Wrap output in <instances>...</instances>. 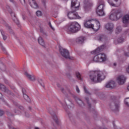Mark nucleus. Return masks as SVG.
<instances>
[{
    "instance_id": "obj_1",
    "label": "nucleus",
    "mask_w": 129,
    "mask_h": 129,
    "mask_svg": "<svg viewBox=\"0 0 129 129\" xmlns=\"http://www.w3.org/2000/svg\"><path fill=\"white\" fill-rule=\"evenodd\" d=\"M89 77L91 81L95 83L101 82L102 80L105 79V76H104L103 72L100 71H91L90 72Z\"/></svg>"
},
{
    "instance_id": "obj_2",
    "label": "nucleus",
    "mask_w": 129,
    "mask_h": 129,
    "mask_svg": "<svg viewBox=\"0 0 129 129\" xmlns=\"http://www.w3.org/2000/svg\"><path fill=\"white\" fill-rule=\"evenodd\" d=\"M121 17H122L121 10L119 9H113L110 13L109 19L111 20V21H117V20H119Z\"/></svg>"
},
{
    "instance_id": "obj_3",
    "label": "nucleus",
    "mask_w": 129,
    "mask_h": 129,
    "mask_svg": "<svg viewBox=\"0 0 129 129\" xmlns=\"http://www.w3.org/2000/svg\"><path fill=\"white\" fill-rule=\"evenodd\" d=\"M105 6L104 4V2L102 1H100L99 2L98 6L96 9V14L99 17H102V16H104V11H103V9H104V7Z\"/></svg>"
},
{
    "instance_id": "obj_4",
    "label": "nucleus",
    "mask_w": 129,
    "mask_h": 129,
    "mask_svg": "<svg viewBox=\"0 0 129 129\" xmlns=\"http://www.w3.org/2000/svg\"><path fill=\"white\" fill-rule=\"evenodd\" d=\"M80 29V25L77 22H73L69 27V30L72 33H76Z\"/></svg>"
},
{
    "instance_id": "obj_5",
    "label": "nucleus",
    "mask_w": 129,
    "mask_h": 129,
    "mask_svg": "<svg viewBox=\"0 0 129 129\" xmlns=\"http://www.w3.org/2000/svg\"><path fill=\"white\" fill-rule=\"evenodd\" d=\"M59 52L61 56H62V57H63L66 59H69V60H73V57L70 56V55H69L70 53L68 50L62 47H60L59 48Z\"/></svg>"
},
{
    "instance_id": "obj_6",
    "label": "nucleus",
    "mask_w": 129,
    "mask_h": 129,
    "mask_svg": "<svg viewBox=\"0 0 129 129\" xmlns=\"http://www.w3.org/2000/svg\"><path fill=\"white\" fill-rule=\"evenodd\" d=\"M93 60L94 62H103L106 60V56L104 53H100L95 56Z\"/></svg>"
},
{
    "instance_id": "obj_7",
    "label": "nucleus",
    "mask_w": 129,
    "mask_h": 129,
    "mask_svg": "<svg viewBox=\"0 0 129 129\" xmlns=\"http://www.w3.org/2000/svg\"><path fill=\"white\" fill-rule=\"evenodd\" d=\"M68 17L70 20H76L77 19L80 20L81 19V17L79 16L78 13H75L74 11L69 12L68 14Z\"/></svg>"
},
{
    "instance_id": "obj_8",
    "label": "nucleus",
    "mask_w": 129,
    "mask_h": 129,
    "mask_svg": "<svg viewBox=\"0 0 129 129\" xmlns=\"http://www.w3.org/2000/svg\"><path fill=\"white\" fill-rule=\"evenodd\" d=\"M108 3L112 7H119L121 5V0H108Z\"/></svg>"
},
{
    "instance_id": "obj_9",
    "label": "nucleus",
    "mask_w": 129,
    "mask_h": 129,
    "mask_svg": "<svg viewBox=\"0 0 129 129\" xmlns=\"http://www.w3.org/2000/svg\"><path fill=\"white\" fill-rule=\"evenodd\" d=\"M126 80V78L124 76H119L117 78V81L118 84L121 85L123 84Z\"/></svg>"
},
{
    "instance_id": "obj_10",
    "label": "nucleus",
    "mask_w": 129,
    "mask_h": 129,
    "mask_svg": "<svg viewBox=\"0 0 129 129\" xmlns=\"http://www.w3.org/2000/svg\"><path fill=\"white\" fill-rule=\"evenodd\" d=\"M110 106L114 111H118V108H119V104L118 103L116 104L112 102L110 104Z\"/></svg>"
},
{
    "instance_id": "obj_11",
    "label": "nucleus",
    "mask_w": 129,
    "mask_h": 129,
    "mask_svg": "<svg viewBox=\"0 0 129 129\" xmlns=\"http://www.w3.org/2000/svg\"><path fill=\"white\" fill-rule=\"evenodd\" d=\"M115 87V82L113 81H111L108 82L106 85V88H114Z\"/></svg>"
},
{
    "instance_id": "obj_12",
    "label": "nucleus",
    "mask_w": 129,
    "mask_h": 129,
    "mask_svg": "<svg viewBox=\"0 0 129 129\" xmlns=\"http://www.w3.org/2000/svg\"><path fill=\"white\" fill-rule=\"evenodd\" d=\"M80 6V3L78 2L77 0H72L71 8L75 7L76 9H78Z\"/></svg>"
},
{
    "instance_id": "obj_13",
    "label": "nucleus",
    "mask_w": 129,
    "mask_h": 129,
    "mask_svg": "<svg viewBox=\"0 0 129 129\" xmlns=\"http://www.w3.org/2000/svg\"><path fill=\"white\" fill-rule=\"evenodd\" d=\"M92 29L94 31H98L100 29V23L98 21H96L94 25L92 24Z\"/></svg>"
},
{
    "instance_id": "obj_14",
    "label": "nucleus",
    "mask_w": 129,
    "mask_h": 129,
    "mask_svg": "<svg viewBox=\"0 0 129 129\" xmlns=\"http://www.w3.org/2000/svg\"><path fill=\"white\" fill-rule=\"evenodd\" d=\"M0 89L2 91L5 92V93H7V94H12V92L9 89H6V86L4 85H0Z\"/></svg>"
},
{
    "instance_id": "obj_15",
    "label": "nucleus",
    "mask_w": 129,
    "mask_h": 129,
    "mask_svg": "<svg viewBox=\"0 0 129 129\" xmlns=\"http://www.w3.org/2000/svg\"><path fill=\"white\" fill-rule=\"evenodd\" d=\"M10 15H11V17L12 18L13 21L16 23L17 25H20V21H19V20L17 19V17H16V15H15V13L13 12H11L10 13Z\"/></svg>"
},
{
    "instance_id": "obj_16",
    "label": "nucleus",
    "mask_w": 129,
    "mask_h": 129,
    "mask_svg": "<svg viewBox=\"0 0 129 129\" xmlns=\"http://www.w3.org/2000/svg\"><path fill=\"white\" fill-rule=\"evenodd\" d=\"M49 113L52 116L53 119H54L56 123L58 124V123H59V121L58 120V118H57V116L56 115V114H55V112H54V111L52 110H50Z\"/></svg>"
},
{
    "instance_id": "obj_17",
    "label": "nucleus",
    "mask_w": 129,
    "mask_h": 129,
    "mask_svg": "<svg viewBox=\"0 0 129 129\" xmlns=\"http://www.w3.org/2000/svg\"><path fill=\"white\" fill-rule=\"evenodd\" d=\"M29 5L33 9H38V4L35 0H29Z\"/></svg>"
},
{
    "instance_id": "obj_18",
    "label": "nucleus",
    "mask_w": 129,
    "mask_h": 129,
    "mask_svg": "<svg viewBox=\"0 0 129 129\" xmlns=\"http://www.w3.org/2000/svg\"><path fill=\"white\" fill-rule=\"evenodd\" d=\"M105 28L108 31H112L113 30V28H114V25L112 23H108L105 25Z\"/></svg>"
},
{
    "instance_id": "obj_19",
    "label": "nucleus",
    "mask_w": 129,
    "mask_h": 129,
    "mask_svg": "<svg viewBox=\"0 0 129 129\" xmlns=\"http://www.w3.org/2000/svg\"><path fill=\"white\" fill-rule=\"evenodd\" d=\"M91 20H88L84 22V25L85 28L88 29H92V24L91 23Z\"/></svg>"
},
{
    "instance_id": "obj_20",
    "label": "nucleus",
    "mask_w": 129,
    "mask_h": 129,
    "mask_svg": "<svg viewBox=\"0 0 129 129\" xmlns=\"http://www.w3.org/2000/svg\"><path fill=\"white\" fill-rule=\"evenodd\" d=\"M122 22L125 25H127V24H129V15H126L123 17Z\"/></svg>"
},
{
    "instance_id": "obj_21",
    "label": "nucleus",
    "mask_w": 129,
    "mask_h": 129,
    "mask_svg": "<svg viewBox=\"0 0 129 129\" xmlns=\"http://www.w3.org/2000/svg\"><path fill=\"white\" fill-rule=\"evenodd\" d=\"M25 75L28 78V79H30L31 81H34L36 79L35 78V76H31V75L29 74L28 72H25L24 73Z\"/></svg>"
},
{
    "instance_id": "obj_22",
    "label": "nucleus",
    "mask_w": 129,
    "mask_h": 129,
    "mask_svg": "<svg viewBox=\"0 0 129 129\" xmlns=\"http://www.w3.org/2000/svg\"><path fill=\"white\" fill-rule=\"evenodd\" d=\"M76 42L77 43V44H82L83 42H84V37L81 36L77 38Z\"/></svg>"
},
{
    "instance_id": "obj_23",
    "label": "nucleus",
    "mask_w": 129,
    "mask_h": 129,
    "mask_svg": "<svg viewBox=\"0 0 129 129\" xmlns=\"http://www.w3.org/2000/svg\"><path fill=\"white\" fill-rule=\"evenodd\" d=\"M104 48H105L104 45H101L100 47H98L94 51L95 53L98 54V53L101 52V51H103V49H104Z\"/></svg>"
},
{
    "instance_id": "obj_24",
    "label": "nucleus",
    "mask_w": 129,
    "mask_h": 129,
    "mask_svg": "<svg viewBox=\"0 0 129 129\" xmlns=\"http://www.w3.org/2000/svg\"><path fill=\"white\" fill-rule=\"evenodd\" d=\"M22 92L23 93V97L24 99L27 101V102H30L31 101V100L30 99V98H29V96L27 95V94H25V89H22Z\"/></svg>"
},
{
    "instance_id": "obj_25",
    "label": "nucleus",
    "mask_w": 129,
    "mask_h": 129,
    "mask_svg": "<svg viewBox=\"0 0 129 129\" xmlns=\"http://www.w3.org/2000/svg\"><path fill=\"white\" fill-rule=\"evenodd\" d=\"M92 6V3L90 1H85L84 2V9L86 10L87 7H91Z\"/></svg>"
},
{
    "instance_id": "obj_26",
    "label": "nucleus",
    "mask_w": 129,
    "mask_h": 129,
    "mask_svg": "<svg viewBox=\"0 0 129 129\" xmlns=\"http://www.w3.org/2000/svg\"><path fill=\"white\" fill-rule=\"evenodd\" d=\"M38 43L41 46H42V47H45V42H44V40H43V38L41 37H39L38 38Z\"/></svg>"
},
{
    "instance_id": "obj_27",
    "label": "nucleus",
    "mask_w": 129,
    "mask_h": 129,
    "mask_svg": "<svg viewBox=\"0 0 129 129\" xmlns=\"http://www.w3.org/2000/svg\"><path fill=\"white\" fill-rule=\"evenodd\" d=\"M76 101L77 103L79 104V105H80V106H84V103L82 100H80V99L77 98L76 99Z\"/></svg>"
},
{
    "instance_id": "obj_28",
    "label": "nucleus",
    "mask_w": 129,
    "mask_h": 129,
    "mask_svg": "<svg viewBox=\"0 0 129 129\" xmlns=\"http://www.w3.org/2000/svg\"><path fill=\"white\" fill-rule=\"evenodd\" d=\"M1 32L2 35L3 40L4 41H6V40H7L8 37H7V35H6V33H5V31H4V30H1Z\"/></svg>"
},
{
    "instance_id": "obj_29",
    "label": "nucleus",
    "mask_w": 129,
    "mask_h": 129,
    "mask_svg": "<svg viewBox=\"0 0 129 129\" xmlns=\"http://www.w3.org/2000/svg\"><path fill=\"white\" fill-rule=\"evenodd\" d=\"M121 31V27L120 26L117 27L116 29V34H118V33H120Z\"/></svg>"
},
{
    "instance_id": "obj_30",
    "label": "nucleus",
    "mask_w": 129,
    "mask_h": 129,
    "mask_svg": "<svg viewBox=\"0 0 129 129\" xmlns=\"http://www.w3.org/2000/svg\"><path fill=\"white\" fill-rule=\"evenodd\" d=\"M83 87H84V90L85 93H86L87 94H88L89 95H90L91 93H90V92H89L88 90H87V89H86V87L85 86H84Z\"/></svg>"
},
{
    "instance_id": "obj_31",
    "label": "nucleus",
    "mask_w": 129,
    "mask_h": 129,
    "mask_svg": "<svg viewBox=\"0 0 129 129\" xmlns=\"http://www.w3.org/2000/svg\"><path fill=\"white\" fill-rule=\"evenodd\" d=\"M36 15L37 17H42V12L40 11H38L36 13Z\"/></svg>"
},
{
    "instance_id": "obj_32",
    "label": "nucleus",
    "mask_w": 129,
    "mask_h": 129,
    "mask_svg": "<svg viewBox=\"0 0 129 129\" xmlns=\"http://www.w3.org/2000/svg\"><path fill=\"white\" fill-rule=\"evenodd\" d=\"M76 76L79 80H81V75L79 73H76Z\"/></svg>"
},
{
    "instance_id": "obj_33",
    "label": "nucleus",
    "mask_w": 129,
    "mask_h": 129,
    "mask_svg": "<svg viewBox=\"0 0 129 129\" xmlns=\"http://www.w3.org/2000/svg\"><path fill=\"white\" fill-rule=\"evenodd\" d=\"M0 69L3 71H5V70H6V66H5L4 64H1L0 66Z\"/></svg>"
},
{
    "instance_id": "obj_34",
    "label": "nucleus",
    "mask_w": 129,
    "mask_h": 129,
    "mask_svg": "<svg viewBox=\"0 0 129 129\" xmlns=\"http://www.w3.org/2000/svg\"><path fill=\"white\" fill-rule=\"evenodd\" d=\"M125 104L129 106V98H127L124 100Z\"/></svg>"
},
{
    "instance_id": "obj_35",
    "label": "nucleus",
    "mask_w": 129,
    "mask_h": 129,
    "mask_svg": "<svg viewBox=\"0 0 129 129\" xmlns=\"http://www.w3.org/2000/svg\"><path fill=\"white\" fill-rule=\"evenodd\" d=\"M38 82L40 83V85H41V86H43V87H44V84L43 83V81H42V79H39L38 80Z\"/></svg>"
},
{
    "instance_id": "obj_36",
    "label": "nucleus",
    "mask_w": 129,
    "mask_h": 129,
    "mask_svg": "<svg viewBox=\"0 0 129 129\" xmlns=\"http://www.w3.org/2000/svg\"><path fill=\"white\" fill-rule=\"evenodd\" d=\"M117 41L118 43H122V42H123V38H118Z\"/></svg>"
},
{
    "instance_id": "obj_37",
    "label": "nucleus",
    "mask_w": 129,
    "mask_h": 129,
    "mask_svg": "<svg viewBox=\"0 0 129 129\" xmlns=\"http://www.w3.org/2000/svg\"><path fill=\"white\" fill-rule=\"evenodd\" d=\"M76 91L78 92V93L80 92V90H79V88H78V86H76Z\"/></svg>"
},
{
    "instance_id": "obj_38",
    "label": "nucleus",
    "mask_w": 129,
    "mask_h": 129,
    "mask_svg": "<svg viewBox=\"0 0 129 129\" xmlns=\"http://www.w3.org/2000/svg\"><path fill=\"white\" fill-rule=\"evenodd\" d=\"M4 111L0 110V116L4 115Z\"/></svg>"
},
{
    "instance_id": "obj_39",
    "label": "nucleus",
    "mask_w": 129,
    "mask_h": 129,
    "mask_svg": "<svg viewBox=\"0 0 129 129\" xmlns=\"http://www.w3.org/2000/svg\"><path fill=\"white\" fill-rule=\"evenodd\" d=\"M0 46H1V48H2V50L3 51H5L6 49H5L4 46H3V44H2V43H0Z\"/></svg>"
},
{
    "instance_id": "obj_40",
    "label": "nucleus",
    "mask_w": 129,
    "mask_h": 129,
    "mask_svg": "<svg viewBox=\"0 0 129 129\" xmlns=\"http://www.w3.org/2000/svg\"><path fill=\"white\" fill-rule=\"evenodd\" d=\"M86 101H87V103H88L89 106H90V107L91 106V105L90 103H89V102H88V98H86Z\"/></svg>"
},
{
    "instance_id": "obj_41",
    "label": "nucleus",
    "mask_w": 129,
    "mask_h": 129,
    "mask_svg": "<svg viewBox=\"0 0 129 129\" xmlns=\"http://www.w3.org/2000/svg\"><path fill=\"white\" fill-rule=\"evenodd\" d=\"M49 25L50 27V28H51L52 30H53V31L55 30V29L53 28V27H52V24H51V23H49Z\"/></svg>"
},
{
    "instance_id": "obj_42",
    "label": "nucleus",
    "mask_w": 129,
    "mask_h": 129,
    "mask_svg": "<svg viewBox=\"0 0 129 129\" xmlns=\"http://www.w3.org/2000/svg\"><path fill=\"white\" fill-rule=\"evenodd\" d=\"M67 76L68 78H70V77H71L70 74H68L67 75Z\"/></svg>"
},
{
    "instance_id": "obj_43",
    "label": "nucleus",
    "mask_w": 129,
    "mask_h": 129,
    "mask_svg": "<svg viewBox=\"0 0 129 129\" xmlns=\"http://www.w3.org/2000/svg\"><path fill=\"white\" fill-rule=\"evenodd\" d=\"M3 98V94L0 93V99H2Z\"/></svg>"
},
{
    "instance_id": "obj_44",
    "label": "nucleus",
    "mask_w": 129,
    "mask_h": 129,
    "mask_svg": "<svg viewBox=\"0 0 129 129\" xmlns=\"http://www.w3.org/2000/svg\"><path fill=\"white\" fill-rule=\"evenodd\" d=\"M125 56H127V57H128V56H129L128 53H125Z\"/></svg>"
},
{
    "instance_id": "obj_45",
    "label": "nucleus",
    "mask_w": 129,
    "mask_h": 129,
    "mask_svg": "<svg viewBox=\"0 0 129 129\" xmlns=\"http://www.w3.org/2000/svg\"><path fill=\"white\" fill-rule=\"evenodd\" d=\"M15 112L17 113H19V112H20V111H19V110L15 111Z\"/></svg>"
},
{
    "instance_id": "obj_46",
    "label": "nucleus",
    "mask_w": 129,
    "mask_h": 129,
    "mask_svg": "<svg viewBox=\"0 0 129 129\" xmlns=\"http://www.w3.org/2000/svg\"><path fill=\"white\" fill-rule=\"evenodd\" d=\"M113 126L115 129H116V126H115V125L114 124H113Z\"/></svg>"
},
{
    "instance_id": "obj_47",
    "label": "nucleus",
    "mask_w": 129,
    "mask_h": 129,
    "mask_svg": "<svg viewBox=\"0 0 129 129\" xmlns=\"http://www.w3.org/2000/svg\"><path fill=\"white\" fill-rule=\"evenodd\" d=\"M113 66H116V63H115V62L114 63H113Z\"/></svg>"
},
{
    "instance_id": "obj_48",
    "label": "nucleus",
    "mask_w": 129,
    "mask_h": 129,
    "mask_svg": "<svg viewBox=\"0 0 129 129\" xmlns=\"http://www.w3.org/2000/svg\"><path fill=\"white\" fill-rule=\"evenodd\" d=\"M63 90H64V88H61V91H63Z\"/></svg>"
},
{
    "instance_id": "obj_49",
    "label": "nucleus",
    "mask_w": 129,
    "mask_h": 129,
    "mask_svg": "<svg viewBox=\"0 0 129 129\" xmlns=\"http://www.w3.org/2000/svg\"><path fill=\"white\" fill-rule=\"evenodd\" d=\"M7 115H11V113H10V112L7 113Z\"/></svg>"
},
{
    "instance_id": "obj_50",
    "label": "nucleus",
    "mask_w": 129,
    "mask_h": 129,
    "mask_svg": "<svg viewBox=\"0 0 129 129\" xmlns=\"http://www.w3.org/2000/svg\"><path fill=\"white\" fill-rule=\"evenodd\" d=\"M11 3H14V0H10Z\"/></svg>"
},
{
    "instance_id": "obj_51",
    "label": "nucleus",
    "mask_w": 129,
    "mask_h": 129,
    "mask_svg": "<svg viewBox=\"0 0 129 129\" xmlns=\"http://www.w3.org/2000/svg\"><path fill=\"white\" fill-rule=\"evenodd\" d=\"M35 129H39V127H35Z\"/></svg>"
},
{
    "instance_id": "obj_52",
    "label": "nucleus",
    "mask_w": 129,
    "mask_h": 129,
    "mask_svg": "<svg viewBox=\"0 0 129 129\" xmlns=\"http://www.w3.org/2000/svg\"><path fill=\"white\" fill-rule=\"evenodd\" d=\"M67 107H68V108H70V107L68 105H67Z\"/></svg>"
},
{
    "instance_id": "obj_53",
    "label": "nucleus",
    "mask_w": 129,
    "mask_h": 129,
    "mask_svg": "<svg viewBox=\"0 0 129 129\" xmlns=\"http://www.w3.org/2000/svg\"><path fill=\"white\" fill-rule=\"evenodd\" d=\"M127 89L129 91V86L127 87Z\"/></svg>"
},
{
    "instance_id": "obj_54",
    "label": "nucleus",
    "mask_w": 129,
    "mask_h": 129,
    "mask_svg": "<svg viewBox=\"0 0 129 129\" xmlns=\"http://www.w3.org/2000/svg\"><path fill=\"white\" fill-rule=\"evenodd\" d=\"M100 40H101V38H100Z\"/></svg>"
},
{
    "instance_id": "obj_55",
    "label": "nucleus",
    "mask_w": 129,
    "mask_h": 129,
    "mask_svg": "<svg viewBox=\"0 0 129 129\" xmlns=\"http://www.w3.org/2000/svg\"><path fill=\"white\" fill-rule=\"evenodd\" d=\"M23 20H25V18H23Z\"/></svg>"
},
{
    "instance_id": "obj_56",
    "label": "nucleus",
    "mask_w": 129,
    "mask_h": 129,
    "mask_svg": "<svg viewBox=\"0 0 129 129\" xmlns=\"http://www.w3.org/2000/svg\"><path fill=\"white\" fill-rule=\"evenodd\" d=\"M125 27H126V25H125Z\"/></svg>"
}]
</instances>
